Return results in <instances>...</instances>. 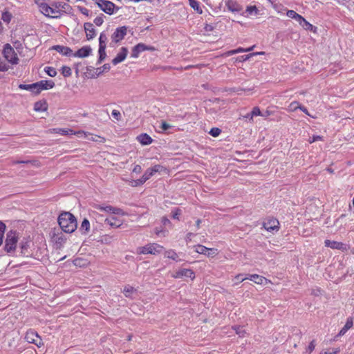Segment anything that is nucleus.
Wrapping results in <instances>:
<instances>
[{"instance_id":"nucleus-56","label":"nucleus","mask_w":354,"mask_h":354,"mask_svg":"<svg viewBox=\"0 0 354 354\" xmlns=\"http://www.w3.org/2000/svg\"><path fill=\"white\" fill-rule=\"evenodd\" d=\"M28 248V244L27 242L24 243H21V253L24 254V255L26 254V250H27V248Z\"/></svg>"},{"instance_id":"nucleus-12","label":"nucleus","mask_w":354,"mask_h":354,"mask_svg":"<svg viewBox=\"0 0 354 354\" xmlns=\"http://www.w3.org/2000/svg\"><path fill=\"white\" fill-rule=\"evenodd\" d=\"M34 86H39L41 91L42 90H47L52 88L55 86V83L53 80H41L34 83Z\"/></svg>"},{"instance_id":"nucleus-41","label":"nucleus","mask_w":354,"mask_h":354,"mask_svg":"<svg viewBox=\"0 0 354 354\" xmlns=\"http://www.w3.org/2000/svg\"><path fill=\"white\" fill-rule=\"evenodd\" d=\"M305 30H313V26L308 22L306 19L300 24Z\"/></svg>"},{"instance_id":"nucleus-37","label":"nucleus","mask_w":354,"mask_h":354,"mask_svg":"<svg viewBox=\"0 0 354 354\" xmlns=\"http://www.w3.org/2000/svg\"><path fill=\"white\" fill-rule=\"evenodd\" d=\"M207 251H209V248H206L205 246H203L202 245H196V252L199 254H206Z\"/></svg>"},{"instance_id":"nucleus-38","label":"nucleus","mask_w":354,"mask_h":354,"mask_svg":"<svg viewBox=\"0 0 354 354\" xmlns=\"http://www.w3.org/2000/svg\"><path fill=\"white\" fill-rule=\"evenodd\" d=\"M71 73H72V72H71V69L70 67L64 66L62 68V74L64 77H69L71 75Z\"/></svg>"},{"instance_id":"nucleus-20","label":"nucleus","mask_w":354,"mask_h":354,"mask_svg":"<svg viewBox=\"0 0 354 354\" xmlns=\"http://www.w3.org/2000/svg\"><path fill=\"white\" fill-rule=\"evenodd\" d=\"M151 176H153L151 171H150L149 169H147V171L145 172L142 176L136 181V185L138 186L144 184Z\"/></svg>"},{"instance_id":"nucleus-42","label":"nucleus","mask_w":354,"mask_h":354,"mask_svg":"<svg viewBox=\"0 0 354 354\" xmlns=\"http://www.w3.org/2000/svg\"><path fill=\"white\" fill-rule=\"evenodd\" d=\"M221 132V130L218 128H212L210 131L209 134L212 136L213 137H217L220 135Z\"/></svg>"},{"instance_id":"nucleus-27","label":"nucleus","mask_w":354,"mask_h":354,"mask_svg":"<svg viewBox=\"0 0 354 354\" xmlns=\"http://www.w3.org/2000/svg\"><path fill=\"white\" fill-rule=\"evenodd\" d=\"M248 279H250L251 281H253L254 282H255L257 284H262L263 280L266 279L265 277H263L262 276H259L256 274H250L249 277H248Z\"/></svg>"},{"instance_id":"nucleus-61","label":"nucleus","mask_w":354,"mask_h":354,"mask_svg":"<svg viewBox=\"0 0 354 354\" xmlns=\"http://www.w3.org/2000/svg\"><path fill=\"white\" fill-rule=\"evenodd\" d=\"M32 162L31 160H16L13 162V164H28Z\"/></svg>"},{"instance_id":"nucleus-9","label":"nucleus","mask_w":354,"mask_h":354,"mask_svg":"<svg viewBox=\"0 0 354 354\" xmlns=\"http://www.w3.org/2000/svg\"><path fill=\"white\" fill-rule=\"evenodd\" d=\"M127 28L126 26H121L116 28L115 31L113 33L111 38L112 40L118 43L122 40L127 35Z\"/></svg>"},{"instance_id":"nucleus-58","label":"nucleus","mask_w":354,"mask_h":354,"mask_svg":"<svg viewBox=\"0 0 354 354\" xmlns=\"http://www.w3.org/2000/svg\"><path fill=\"white\" fill-rule=\"evenodd\" d=\"M322 140V137L319 136H313L312 138H310L309 140V142L310 143H313L317 140Z\"/></svg>"},{"instance_id":"nucleus-39","label":"nucleus","mask_w":354,"mask_h":354,"mask_svg":"<svg viewBox=\"0 0 354 354\" xmlns=\"http://www.w3.org/2000/svg\"><path fill=\"white\" fill-rule=\"evenodd\" d=\"M45 72L50 77H55L57 75L56 70L53 67H46Z\"/></svg>"},{"instance_id":"nucleus-43","label":"nucleus","mask_w":354,"mask_h":354,"mask_svg":"<svg viewBox=\"0 0 354 354\" xmlns=\"http://www.w3.org/2000/svg\"><path fill=\"white\" fill-rule=\"evenodd\" d=\"M110 68H111V66L109 64H104L102 68H97V70H99V73H98L97 75L102 74L104 71H109Z\"/></svg>"},{"instance_id":"nucleus-14","label":"nucleus","mask_w":354,"mask_h":354,"mask_svg":"<svg viewBox=\"0 0 354 354\" xmlns=\"http://www.w3.org/2000/svg\"><path fill=\"white\" fill-rule=\"evenodd\" d=\"M84 27L87 39L90 40L94 38L95 36V30L93 28V25L91 23L86 22L84 24Z\"/></svg>"},{"instance_id":"nucleus-59","label":"nucleus","mask_w":354,"mask_h":354,"mask_svg":"<svg viewBox=\"0 0 354 354\" xmlns=\"http://www.w3.org/2000/svg\"><path fill=\"white\" fill-rule=\"evenodd\" d=\"M79 10L83 15L88 16L89 10L87 8L80 7Z\"/></svg>"},{"instance_id":"nucleus-7","label":"nucleus","mask_w":354,"mask_h":354,"mask_svg":"<svg viewBox=\"0 0 354 354\" xmlns=\"http://www.w3.org/2000/svg\"><path fill=\"white\" fill-rule=\"evenodd\" d=\"M25 339L28 342L35 344L39 347H40L43 344L42 340L40 338V337L36 332L33 330L28 331L26 334Z\"/></svg>"},{"instance_id":"nucleus-29","label":"nucleus","mask_w":354,"mask_h":354,"mask_svg":"<svg viewBox=\"0 0 354 354\" xmlns=\"http://www.w3.org/2000/svg\"><path fill=\"white\" fill-rule=\"evenodd\" d=\"M105 49H106V47H103L102 46H99V50H98L99 59L97 61L98 64H100L106 57Z\"/></svg>"},{"instance_id":"nucleus-64","label":"nucleus","mask_w":354,"mask_h":354,"mask_svg":"<svg viewBox=\"0 0 354 354\" xmlns=\"http://www.w3.org/2000/svg\"><path fill=\"white\" fill-rule=\"evenodd\" d=\"M162 223L164 225H166L167 224H170V221L166 218V217H163L162 219Z\"/></svg>"},{"instance_id":"nucleus-50","label":"nucleus","mask_w":354,"mask_h":354,"mask_svg":"<svg viewBox=\"0 0 354 354\" xmlns=\"http://www.w3.org/2000/svg\"><path fill=\"white\" fill-rule=\"evenodd\" d=\"M104 22V19H103V17H102V16H100V17H97L95 19H94V23L95 24V25L100 26H101Z\"/></svg>"},{"instance_id":"nucleus-13","label":"nucleus","mask_w":354,"mask_h":354,"mask_svg":"<svg viewBox=\"0 0 354 354\" xmlns=\"http://www.w3.org/2000/svg\"><path fill=\"white\" fill-rule=\"evenodd\" d=\"M279 225V223L277 219H270L263 223L264 228L269 232L278 230Z\"/></svg>"},{"instance_id":"nucleus-47","label":"nucleus","mask_w":354,"mask_h":354,"mask_svg":"<svg viewBox=\"0 0 354 354\" xmlns=\"http://www.w3.org/2000/svg\"><path fill=\"white\" fill-rule=\"evenodd\" d=\"M257 8L255 6H248L246 9V12H248L250 15H252L253 12L257 13Z\"/></svg>"},{"instance_id":"nucleus-40","label":"nucleus","mask_w":354,"mask_h":354,"mask_svg":"<svg viewBox=\"0 0 354 354\" xmlns=\"http://www.w3.org/2000/svg\"><path fill=\"white\" fill-rule=\"evenodd\" d=\"M163 169H164V167L160 165H156L151 168H149L150 171H151V174L153 176L156 172H160Z\"/></svg>"},{"instance_id":"nucleus-63","label":"nucleus","mask_w":354,"mask_h":354,"mask_svg":"<svg viewBox=\"0 0 354 354\" xmlns=\"http://www.w3.org/2000/svg\"><path fill=\"white\" fill-rule=\"evenodd\" d=\"M262 54H264V52L250 53L249 55H245V57L244 59L246 60V59H249L250 57H252L253 55H262Z\"/></svg>"},{"instance_id":"nucleus-8","label":"nucleus","mask_w":354,"mask_h":354,"mask_svg":"<svg viewBox=\"0 0 354 354\" xmlns=\"http://www.w3.org/2000/svg\"><path fill=\"white\" fill-rule=\"evenodd\" d=\"M155 48L151 46H147L145 44L140 43L137 45H136L131 51V57L134 58H137L139 56V54L141 52H143L145 50H154Z\"/></svg>"},{"instance_id":"nucleus-21","label":"nucleus","mask_w":354,"mask_h":354,"mask_svg":"<svg viewBox=\"0 0 354 354\" xmlns=\"http://www.w3.org/2000/svg\"><path fill=\"white\" fill-rule=\"evenodd\" d=\"M48 109L47 102L45 100L38 101L35 103L34 110L36 111H44Z\"/></svg>"},{"instance_id":"nucleus-48","label":"nucleus","mask_w":354,"mask_h":354,"mask_svg":"<svg viewBox=\"0 0 354 354\" xmlns=\"http://www.w3.org/2000/svg\"><path fill=\"white\" fill-rule=\"evenodd\" d=\"M8 66L0 58V71H6Z\"/></svg>"},{"instance_id":"nucleus-44","label":"nucleus","mask_w":354,"mask_h":354,"mask_svg":"<svg viewBox=\"0 0 354 354\" xmlns=\"http://www.w3.org/2000/svg\"><path fill=\"white\" fill-rule=\"evenodd\" d=\"M181 214V210L176 208L175 210L171 212V216L174 219H179L178 216Z\"/></svg>"},{"instance_id":"nucleus-28","label":"nucleus","mask_w":354,"mask_h":354,"mask_svg":"<svg viewBox=\"0 0 354 354\" xmlns=\"http://www.w3.org/2000/svg\"><path fill=\"white\" fill-rule=\"evenodd\" d=\"M190 6L198 14L203 13V10L196 0H189Z\"/></svg>"},{"instance_id":"nucleus-19","label":"nucleus","mask_w":354,"mask_h":354,"mask_svg":"<svg viewBox=\"0 0 354 354\" xmlns=\"http://www.w3.org/2000/svg\"><path fill=\"white\" fill-rule=\"evenodd\" d=\"M137 140L142 145H148L152 143L153 139L147 133H141L137 137Z\"/></svg>"},{"instance_id":"nucleus-3","label":"nucleus","mask_w":354,"mask_h":354,"mask_svg":"<svg viewBox=\"0 0 354 354\" xmlns=\"http://www.w3.org/2000/svg\"><path fill=\"white\" fill-rule=\"evenodd\" d=\"M18 237L15 231L10 230L6 234V244L4 249L9 253L13 252L17 246Z\"/></svg>"},{"instance_id":"nucleus-35","label":"nucleus","mask_w":354,"mask_h":354,"mask_svg":"<svg viewBox=\"0 0 354 354\" xmlns=\"http://www.w3.org/2000/svg\"><path fill=\"white\" fill-rule=\"evenodd\" d=\"M300 104L298 102L294 101L292 102L288 106V110L290 111H295L297 109H299Z\"/></svg>"},{"instance_id":"nucleus-62","label":"nucleus","mask_w":354,"mask_h":354,"mask_svg":"<svg viewBox=\"0 0 354 354\" xmlns=\"http://www.w3.org/2000/svg\"><path fill=\"white\" fill-rule=\"evenodd\" d=\"M299 24H301L303 21H304V18L300 15H297V16L296 17V18L295 19Z\"/></svg>"},{"instance_id":"nucleus-49","label":"nucleus","mask_w":354,"mask_h":354,"mask_svg":"<svg viewBox=\"0 0 354 354\" xmlns=\"http://www.w3.org/2000/svg\"><path fill=\"white\" fill-rule=\"evenodd\" d=\"M207 252V253L205 255L207 257H214L217 254V250L214 248H209V251Z\"/></svg>"},{"instance_id":"nucleus-18","label":"nucleus","mask_w":354,"mask_h":354,"mask_svg":"<svg viewBox=\"0 0 354 354\" xmlns=\"http://www.w3.org/2000/svg\"><path fill=\"white\" fill-rule=\"evenodd\" d=\"M95 207L97 209H99L101 211H105L107 212H112L113 214H119L121 212L120 209L113 207L111 205L102 206L100 205H96Z\"/></svg>"},{"instance_id":"nucleus-17","label":"nucleus","mask_w":354,"mask_h":354,"mask_svg":"<svg viewBox=\"0 0 354 354\" xmlns=\"http://www.w3.org/2000/svg\"><path fill=\"white\" fill-rule=\"evenodd\" d=\"M53 131L57 133H60L62 135H75V134H84L85 137L86 136V133L84 131H79L78 132H75L73 130L70 129H53Z\"/></svg>"},{"instance_id":"nucleus-31","label":"nucleus","mask_w":354,"mask_h":354,"mask_svg":"<svg viewBox=\"0 0 354 354\" xmlns=\"http://www.w3.org/2000/svg\"><path fill=\"white\" fill-rule=\"evenodd\" d=\"M165 257L175 261H178V255L177 254V253L172 250L167 251L165 252Z\"/></svg>"},{"instance_id":"nucleus-24","label":"nucleus","mask_w":354,"mask_h":354,"mask_svg":"<svg viewBox=\"0 0 354 354\" xmlns=\"http://www.w3.org/2000/svg\"><path fill=\"white\" fill-rule=\"evenodd\" d=\"M325 246L333 248V249H341L342 247V243L340 242L335 241H330V240H326L325 242Z\"/></svg>"},{"instance_id":"nucleus-33","label":"nucleus","mask_w":354,"mask_h":354,"mask_svg":"<svg viewBox=\"0 0 354 354\" xmlns=\"http://www.w3.org/2000/svg\"><path fill=\"white\" fill-rule=\"evenodd\" d=\"M5 230L6 225L3 222L0 221V246L3 243Z\"/></svg>"},{"instance_id":"nucleus-36","label":"nucleus","mask_w":354,"mask_h":354,"mask_svg":"<svg viewBox=\"0 0 354 354\" xmlns=\"http://www.w3.org/2000/svg\"><path fill=\"white\" fill-rule=\"evenodd\" d=\"M106 40H107V37H106V35L102 32L100 35V38H99V46H103V47H106Z\"/></svg>"},{"instance_id":"nucleus-22","label":"nucleus","mask_w":354,"mask_h":354,"mask_svg":"<svg viewBox=\"0 0 354 354\" xmlns=\"http://www.w3.org/2000/svg\"><path fill=\"white\" fill-rule=\"evenodd\" d=\"M353 319L351 317L348 318L345 325L339 332L338 336L344 335L347 332V330H349L353 326Z\"/></svg>"},{"instance_id":"nucleus-55","label":"nucleus","mask_w":354,"mask_h":354,"mask_svg":"<svg viewBox=\"0 0 354 354\" xmlns=\"http://www.w3.org/2000/svg\"><path fill=\"white\" fill-rule=\"evenodd\" d=\"M171 127V126L169 124H167L166 122L165 121H162L161 122V126H160V128L163 130V131H167L169 129H170Z\"/></svg>"},{"instance_id":"nucleus-16","label":"nucleus","mask_w":354,"mask_h":354,"mask_svg":"<svg viewBox=\"0 0 354 354\" xmlns=\"http://www.w3.org/2000/svg\"><path fill=\"white\" fill-rule=\"evenodd\" d=\"M52 49L66 56H71L73 54V50L68 46L55 45L52 47Z\"/></svg>"},{"instance_id":"nucleus-34","label":"nucleus","mask_w":354,"mask_h":354,"mask_svg":"<svg viewBox=\"0 0 354 354\" xmlns=\"http://www.w3.org/2000/svg\"><path fill=\"white\" fill-rule=\"evenodd\" d=\"M250 120H252L254 116L261 115V112L258 106H255L252 109V111L250 113Z\"/></svg>"},{"instance_id":"nucleus-46","label":"nucleus","mask_w":354,"mask_h":354,"mask_svg":"<svg viewBox=\"0 0 354 354\" xmlns=\"http://www.w3.org/2000/svg\"><path fill=\"white\" fill-rule=\"evenodd\" d=\"M111 114L115 119H116L117 120H120L121 113L119 111L114 109L112 111Z\"/></svg>"},{"instance_id":"nucleus-5","label":"nucleus","mask_w":354,"mask_h":354,"mask_svg":"<svg viewBox=\"0 0 354 354\" xmlns=\"http://www.w3.org/2000/svg\"><path fill=\"white\" fill-rule=\"evenodd\" d=\"M3 55L4 57L12 64H17L19 62V59L17 57V53H15L13 48L9 44H6L3 48Z\"/></svg>"},{"instance_id":"nucleus-25","label":"nucleus","mask_w":354,"mask_h":354,"mask_svg":"<svg viewBox=\"0 0 354 354\" xmlns=\"http://www.w3.org/2000/svg\"><path fill=\"white\" fill-rule=\"evenodd\" d=\"M90 230V223L88 219L84 218L83 221L82 222L81 226L80 227V230L83 234H86Z\"/></svg>"},{"instance_id":"nucleus-60","label":"nucleus","mask_w":354,"mask_h":354,"mask_svg":"<svg viewBox=\"0 0 354 354\" xmlns=\"http://www.w3.org/2000/svg\"><path fill=\"white\" fill-rule=\"evenodd\" d=\"M19 87L21 88V89H24V90H28L30 91L31 89V84H20L19 86Z\"/></svg>"},{"instance_id":"nucleus-11","label":"nucleus","mask_w":354,"mask_h":354,"mask_svg":"<svg viewBox=\"0 0 354 354\" xmlns=\"http://www.w3.org/2000/svg\"><path fill=\"white\" fill-rule=\"evenodd\" d=\"M127 53L128 49L126 47H122L120 53H118L116 57L112 60L113 64L117 65L118 64L123 62L125 59Z\"/></svg>"},{"instance_id":"nucleus-1","label":"nucleus","mask_w":354,"mask_h":354,"mask_svg":"<svg viewBox=\"0 0 354 354\" xmlns=\"http://www.w3.org/2000/svg\"><path fill=\"white\" fill-rule=\"evenodd\" d=\"M35 3L38 6L42 14L46 17L53 18H56L57 16H53L51 15L59 14L61 10H65L66 8L69 7L66 3L59 1L53 2L51 6L44 2V0H35Z\"/></svg>"},{"instance_id":"nucleus-26","label":"nucleus","mask_w":354,"mask_h":354,"mask_svg":"<svg viewBox=\"0 0 354 354\" xmlns=\"http://www.w3.org/2000/svg\"><path fill=\"white\" fill-rule=\"evenodd\" d=\"M136 292V289L129 285L125 286L123 289V293L126 297H131L132 294L135 293Z\"/></svg>"},{"instance_id":"nucleus-54","label":"nucleus","mask_w":354,"mask_h":354,"mask_svg":"<svg viewBox=\"0 0 354 354\" xmlns=\"http://www.w3.org/2000/svg\"><path fill=\"white\" fill-rule=\"evenodd\" d=\"M254 46H252L250 48H239L237 49H235L236 50V53H243V52H248V51H250L253 49Z\"/></svg>"},{"instance_id":"nucleus-15","label":"nucleus","mask_w":354,"mask_h":354,"mask_svg":"<svg viewBox=\"0 0 354 354\" xmlns=\"http://www.w3.org/2000/svg\"><path fill=\"white\" fill-rule=\"evenodd\" d=\"M91 48L89 46H83L73 54L75 57L83 58L88 57L91 53Z\"/></svg>"},{"instance_id":"nucleus-6","label":"nucleus","mask_w":354,"mask_h":354,"mask_svg":"<svg viewBox=\"0 0 354 354\" xmlns=\"http://www.w3.org/2000/svg\"><path fill=\"white\" fill-rule=\"evenodd\" d=\"M95 3L98 7L108 15H112L114 12V9L117 10L119 9L113 3L106 0H94Z\"/></svg>"},{"instance_id":"nucleus-23","label":"nucleus","mask_w":354,"mask_h":354,"mask_svg":"<svg viewBox=\"0 0 354 354\" xmlns=\"http://www.w3.org/2000/svg\"><path fill=\"white\" fill-rule=\"evenodd\" d=\"M105 223L109 225L112 227H119L122 225V222L120 219L115 217H111V218H106Z\"/></svg>"},{"instance_id":"nucleus-32","label":"nucleus","mask_w":354,"mask_h":354,"mask_svg":"<svg viewBox=\"0 0 354 354\" xmlns=\"http://www.w3.org/2000/svg\"><path fill=\"white\" fill-rule=\"evenodd\" d=\"M12 17V16L11 13L9 12L8 11L3 12L2 15H1V19L4 22L8 23V24L10 23Z\"/></svg>"},{"instance_id":"nucleus-51","label":"nucleus","mask_w":354,"mask_h":354,"mask_svg":"<svg viewBox=\"0 0 354 354\" xmlns=\"http://www.w3.org/2000/svg\"><path fill=\"white\" fill-rule=\"evenodd\" d=\"M35 86L34 83L31 84V89L30 91H32L33 93L37 95L41 92V90L39 88V86Z\"/></svg>"},{"instance_id":"nucleus-53","label":"nucleus","mask_w":354,"mask_h":354,"mask_svg":"<svg viewBox=\"0 0 354 354\" xmlns=\"http://www.w3.org/2000/svg\"><path fill=\"white\" fill-rule=\"evenodd\" d=\"M90 140L95 142H104L105 138L99 136H95V138L92 137Z\"/></svg>"},{"instance_id":"nucleus-30","label":"nucleus","mask_w":354,"mask_h":354,"mask_svg":"<svg viewBox=\"0 0 354 354\" xmlns=\"http://www.w3.org/2000/svg\"><path fill=\"white\" fill-rule=\"evenodd\" d=\"M228 9L232 12H240L241 10V6L235 3H229L227 5Z\"/></svg>"},{"instance_id":"nucleus-45","label":"nucleus","mask_w":354,"mask_h":354,"mask_svg":"<svg viewBox=\"0 0 354 354\" xmlns=\"http://www.w3.org/2000/svg\"><path fill=\"white\" fill-rule=\"evenodd\" d=\"M315 340H313L310 342L307 349H306V351L310 353H311L313 352V351L315 349Z\"/></svg>"},{"instance_id":"nucleus-52","label":"nucleus","mask_w":354,"mask_h":354,"mask_svg":"<svg viewBox=\"0 0 354 354\" xmlns=\"http://www.w3.org/2000/svg\"><path fill=\"white\" fill-rule=\"evenodd\" d=\"M287 16L290 18H292V19H295L296 17L297 16L298 13H297L294 10H288L287 12Z\"/></svg>"},{"instance_id":"nucleus-10","label":"nucleus","mask_w":354,"mask_h":354,"mask_svg":"<svg viewBox=\"0 0 354 354\" xmlns=\"http://www.w3.org/2000/svg\"><path fill=\"white\" fill-rule=\"evenodd\" d=\"M174 278H182L183 277H189L191 279L195 278V274L191 269L183 268L176 272L173 275Z\"/></svg>"},{"instance_id":"nucleus-2","label":"nucleus","mask_w":354,"mask_h":354,"mask_svg":"<svg viewBox=\"0 0 354 354\" xmlns=\"http://www.w3.org/2000/svg\"><path fill=\"white\" fill-rule=\"evenodd\" d=\"M58 223L62 230L66 233L73 232L77 227L76 218L68 212H64L59 214Z\"/></svg>"},{"instance_id":"nucleus-4","label":"nucleus","mask_w":354,"mask_h":354,"mask_svg":"<svg viewBox=\"0 0 354 354\" xmlns=\"http://www.w3.org/2000/svg\"><path fill=\"white\" fill-rule=\"evenodd\" d=\"M163 247L158 243H149L146 245L145 246L141 247L138 248V252L140 254H158L162 252Z\"/></svg>"},{"instance_id":"nucleus-57","label":"nucleus","mask_w":354,"mask_h":354,"mask_svg":"<svg viewBox=\"0 0 354 354\" xmlns=\"http://www.w3.org/2000/svg\"><path fill=\"white\" fill-rule=\"evenodd\" d=\"M142 171V167L139 165H135V167L133 169V172L136 174H140Z\"/></svg>"}]
</instances>
